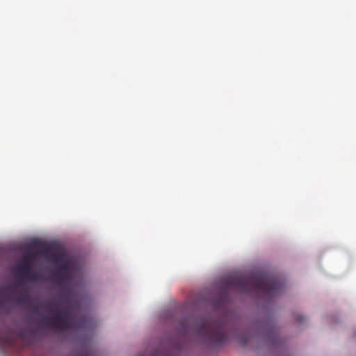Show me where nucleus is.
Wrapping results in <instances>:
<instances>
[{"label":"nucleus","mask_w":356,"mask_h":356,"mask_svg":"<svg viewBox=\"0 0 356 356\" xmlns=\"http://www.w3.org/2000/svg\"><path fill=\"white\" fill-rule=\"evenodd\" d=\"M71 268L72 267L69 262H65L64 264H61L58 270L57 277L59 280H63L66 277L68 272L71 270Z\"/></svg>","instance_id":"423d86ee"},{"label":"nucleus","mask_w":356,"mask_h":356,"mask_svg":"<svg viewBox=\"0 0 356 356\" xmlns=\"http://www.w3.org/2000/svg\"><path fill=\"white\" fill-rule=\"evenodd\" d=\"M305 317H304V316H298V317L297 318V321H298V323H302V322H304V321H305Z\"/></svg>","instance_id":"9d476101"},{"label":"nucleus","mask_w":356,"mask_h":356,"mask_svg":"<svg viewBox=\"0 0 356 356\" xmlns=\"http://www.w3.org/2000/svg\"><path fill=\"white\" fill-rule=\"evenodd\" d=\"M17 274L24 279L38 281L40 280L38 273H35L30 266V264L22 261V262L17 267Z\"/></svg>","instance_id":"20e7f679"},{"label":"nucleus","mask_w":356,"mask_h":356,"mask_svg":"<svg viewBox=\"0 0 356 356\" xmlns=\"http://www.w3.org/2000/svg\"><path fill=\"white\" fill-rule=\"evenodd\" d=\"M63 259V254H57L54 255V260L56 262L60 261Z\"/></svg>","instance_id":"1a4fd4ad"},{"label":"nucleus","mask_w":356,"mask_h":356,"mask_svg":"<svg viewBox=\"0 0 356 356\" xmlns=\"http://www.w3.org/2000/svg\"><path fill=\"white\" fill-rule=\"evenodd\" d=\"M193 330L209 343L217 347L223 346L228 339L229 325L222 318H201L195 322Z\"/></svg>","instance_id":"f03ea898"},{"label":"nucleus","mask_w":356,"mask_h":356,"mask_svg":"<svg viewBox=\"0 0 356 356\" xmlns=\"http://www.w3.org/2000/svg\"><path fill=\"white\" fill-rule=\"evenodd\" d=\"M240 341L242 343H246L248 342V339H241Z\"/></svg>","instance_id":"9b49d317"},{"label":"nucleus","mask_w":356,"mask_h":356,"mask_svg":"<svg viewBox=\"0 0 356 356\" xmlns=\"http://www.w3.org/2000/svg\"><path fill=\"white\" fill-rule=\"evenodd\" d=\"M228 286L241 293H254L266 300H270L281 293L284 289L282 282L263 275L232 278L228 281Z\"/></svg>","instance_id":"f257e3e1"},{"label":"nucleus","mask_w":356,"mask_h":356,"mask_svg":"<svg viewBox=\"0 0 356 356\" xmlns=\"http://www.w3.org/2000/svg\"><path fill=\"white\" fill-rule=\"evenodd\" d=\"M37 255L36 252H30L29 254L25 257L23 259V261H25L26 262H28L29 264L34 260Z\"/></svg>","instance_id":"0eeeda50"},{"label":"nucleus","mask_w":356,"mask_h":356,"mask_svg":"<svg viewBox=\"0 0 356 356\" xmlns=\"http://www.w3.org/2000/svg\"><path fill=\"white\" fill-rule=\"evenodd\" d=\"M28 298V296L26 293H22L17 297V302L18 304H21L22 302H24Z\"/></svg>","instance_id":"6e6552de"},{"label":"nucleus","mask_w":356,"mask_h":356,"mask_svg":"<svg viewBox=\"0 0 356 356\" xmlns=\"http://www.w3.org/2000/svg\"><path fill=\"white\" fill-rule=\"evenodd\" d=\"M49 251V246H46V252Z\"/></svg>","instance_id":"f8f14e48"},{"label":"nucleus","mask_w":356,"mask_h":356,"mask_svg":"<svg viewBox=\"0 0 356 356\" xmlns=\"http://www.w3.org/2000/svg\"><path fill=\"white\" fill-rule=\"evenodd\" d=\"M45 309L50 313L56 312V314L52 317L43 316L41 318V323L48 328L58 331H65L75 327L85 328L88 325V317L83 316L77 320L76 318H70L68 316V312L66 309L60 310L54 305H48L45 307Z\"/></svg>","instance_id":"7ed1b4c3"},{"label":"nucleus","mask_w":356,"mask_h":356,"mask_svg":"<svg viewBox=\"0 0 356 356\" xmlns=\"http://www.w3.org/2000/svg\"><path fill=\"white\" fill-rule=\"evenodd\" d=\"M17 288L16 285H8L4 289H0V309L3 307L6 299L10 298V294Z\"/></svg>","instance_id":"39448f33"}]
</instances>
